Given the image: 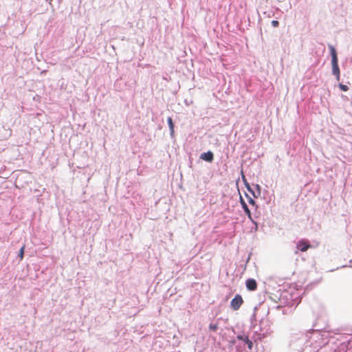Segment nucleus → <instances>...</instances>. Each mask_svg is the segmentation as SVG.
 <instances>
[{
	"mask_svg": "<svg viewBox=\"0 0 352 352\" xmlns=\"http://www.w3.org/2000/svg\"><path fill=\"white\" fill-rule=\"evenodd\" d=\"M330 53L331 56L332 73L336 76L338 81L340 80V74L338 66V57L336 49L333 46H330Z\"/></svg>",
	"mask_w": 352,
	"mask_h": 352,
	"instance_id": "nucleus-1",
	"label": "nucleus"
},
{
	"mask_svg": "<svg viewBox=\"0 0 352 352\" xmlns=\"http://www.w3.org/2000/svg\"><path fill=\"white\" fill-rule=\"evenodd\" d=\"M243 302V298L241 295L237 294L234 296V298L231 300L230 306L232 309L234 311L238 310L241 305Z\"/></svg>",
	"mask_w": 352,
	"mask_h": 352,
	"instance_id": "nucleus-2",
	"label": "nucleus"
},
{
	"mask_svg": "<svg viewBox=\"0 0 352 352\" xmlns=\"http://www.w3.org/2000/svg\"><path fill=\"white\" fill-rule=\"evenodd\" d=\"M296 247L300 251L304 252L311 248V245L308 241L302 239L298 242Z\"/></svg>",
	"mask_w": 352,
	"mask_h": 352,
	"instance_id": "nucleus-3",
	"label": "nucleus"
},
{
	"mask_svg": "<svg viewBox=\"0 0 352 352\" xmlns=\"http://www.w3.org/2000/svg\"><path fill=\"white\" fill-rule=\"evenodd\" d=\"M246 287L250 291H254L257 288V283L253 278H249L246 280Z\"/></svg>",
	"mask_w": 352,
	"mask_h": 352,
	"instance_id": "nucleus-4",
	"label": "nucleus"
},
{
	"mask_svg": "<svg viewBox=\"0 0 352 352\" xmlns=\"http://www.w3.org/2000/svg\"><path fill=\"white\" fill-rule=\"evenodd\" d=\"M200 158L206 162H211L214 159V155H213L212 152L208 151L206 153H203L201 155Z\"/></svg>",
	"mask_w": 352,
	"mask_h": 352,
	"instance_id": "nucleus-5",
	"label": "nucleus"
},
{
	"mask_svg": "<svg viewBox=\"0 0 352 352\" xmlns=\"http://www.w3.org/2000/svg\"><path fill=\"white\" fill-rule=\"evenodd\" d=\"M237 339L240 340H243L246 343L248 346V349L251 350L253 347V343L248 338V336H237Z\"/></svg>",
	"mask_w": 352,
	"mask_h": 352,
	"instance_id": "nucleus-6",
	"label": "nucleus"
},
{
	"mask_svg": "<svg viewBox=\"0 0 352 352\" xmlns=\"http://www.w3.org/2000/svg\"><path fill=\"white\" fill-rule=\"evenodd\" d=\"M241 205H242V207L245 212V214L248 215L249 219L250 221H252V222H254L253 219H252V214H251V212H250V209L248 208L247 204H245V202L244 201V200H243L242 199H241Z\"/></svg>",
	"mask_w": 352,
	"mask_h": 352,
	"instance_id": "nucleus-7",
	"label": "nucleus"
},
{
	"mask_svg": "<svg viewBox=\"0 0 352 352\" xmlns=\"http://www.w3.org/2000/svg\"><path fill=\"white\" fill-rule=\"evenodd\" d=\"M168 124L170 131V135H173L174 134V124L173 120L170 117L168 118Z\"/></svg>",
	"mask_w": 352,
	"mask_h": 352,
	"instance_id": "nucleus-8",
	"label": "nucleus"
},
{
	"mask_svg": "<svg viewBox=\"0 0 352 352\" xmlns=\"http://www.w3.org/2000/svg\"><path fill=\"white\" fill-rule=\"evenodd\" d=\"M24 250H25V245H23L21 248L19 250V256L20 258V260H22L23 258V254H24Z\"/></svg>",
	"mask_w": 352,
	"mask_h": 352,
	"instance_id": "nucleus-9",
	"label": "nucleus"
},
{
	"mask_svg": "<svg viewBox=\"0 0 352 352\" xmlns=\"http://www.w3.org/2000/svg\"><path fill=\"white\" fill-rule=\"evenodd\" d=\"M340 89L343 91H347L349 90V87L347 85L343 84H339Z\"/></svg>",
	"mask_w": 352,
	"mask_h": 352,
	"instance_id": "nucleus-10",
	"label": "nucleus"
},
{
	"mask_svg": "<svg viewBox=\"0 0 352 352\" xmlns=\"http://www.w3.org/2000/svg\"><path fill=\"white\" fill-rule=\"evenodd\" d=\"M209 329L213 331H216L218 329V324H210L209 325Z\"/></svg>",
	"mask_w": 352,
	"mask_h": 352,
	"instance_id": "nucleus-11",
	"label": "nucleus"
},
{
	"mask_svg": "<svg viewBox=\"0 0 352 352\" xmlns=\"http://www.w3.org/2000/svg\"><path fill=\"white\" fill-rule=\"evenodd\" d=\"M279 25V22L278 21H276V20H273L272 21V25L274 28H276L278 27Z\"/></svg>",
	"mask_w": 352,
	"mask_h": 352,
	"instance_id": "nucleus-12",
	"label": "nucleus"
},
{
	"mask_svg": "<svg viewBox=\"0 0 352 352\" xmlns=\"http://www.w3.org/2000/svg\"><path fill=\"white\" fill-rule=\"evenodd\" d=\"M249 203H250V204L254 205L255 201H254V199H250L249 200Z\"/></svg>",
	"mask_w": 352,
	"mask_h": 352,
	"instance_id": "nucleus-13",
	"label": "nucleus"
}]
</instances>
